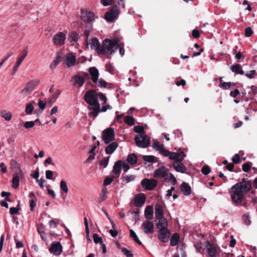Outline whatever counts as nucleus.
<instances>
[{
	"label": "nucleus",
	"mask_w": 257,
	"mask_h": 257,
	"mask_svg": "<svg viewBox=\"0 0 257 257\" xmlns=\"http://www.w3.org/2000/svg\"><path fill=\"white\" fill-rule=\"evenodd\" d=\"M169 181L170 182L172 185H174L177 183V180L175 176L172 173L169 174L168 179Z\"/></svg>",
	"instance_id": "obj_53"
},
{
	"label": "nucleus",
	"mask_w": 257,
	"mask_h": 257,
	"mask_svg": "<svg viewBox=\"0 0 257 257\" xmlns=\"http://www.w3.org/2000/svg\"><path fill=\"white\" fill-rule=\"evenodd\" d=\"M33 109L34 106L33 105V103L32 102L28 103L27 104L26 106L25 112L27 114H31L33 112Z\"/></svg>",
	"instance_id": "obj_42"
},
{
	"label": "nucleus",
	"mask_w": 257,
	"mask_h": 257,
	"mask_svg": "<svg viewBox=\"0 0 257 257\" xmlns=\"http://www.w3.org/2000/svg\"><path fill=\"white\" fill-rule=\"evenodd\" d=\"M121 250L126 257H134L132 252L126 248L122 247L121 248Z\"/></svg>",
	"instance_id": "obj_47"
},
{
	"label": "nucleus",
	"mask_w": 257,
	"mask_h": 257,
	"mask_svg": "<svg viewBox=\"0 0 257 257\" xmlns=\"http://www.w3.org/2000/svg\"><path fill=\"white\" fill-rule=\"evenodd\" d=\"M28 53V47H26V48H25L23 49V50L22 52V55H21V56L20 57L18 58L16 63L17 64H19L20 65H21V64H22L24 59L27 56Z\"/></svg>",
	"instance_id": "obj_38"
},
{
	"label": "nucleus",
	"mask_w": 257,
	"mask_h": 257,
	"mask_svg": "<svg viewBox=\"0 0 257 257\" xmlns=\"http://www.w3.org/2000/svg\"><path fill=\"white\" fill-rule=\"evenodd\" d=\"M153 207L152 206H148L146 207L145 210V216L148 220H151L153 218Z\"/></svg>",
	"instance_id": "obj_30"
},
{
	"label": "nucleus",
	"mask_w": 257,
	"mask_h": 257,
	"mask_svg": "<svg viewBox=\"0 0 257 257\" xmlns=\"http://www.w3.org/2000/svg\"><path fill=\"white\" fill-rule=\"evenodd\" d=\"M165 157H167L171 160L174 161H178L179 160H183L186 157L185 154L183 152H173L166 150L163 155Z\"/></svg>",
	"instance_id": "obj_8"
},
{
	"label": "nucleus",
	"mask_w": 257,
	"mask_h": 257,
	"mask_svg": "<svg viewBox=\"0 0 257 257\" xmlns=\"http://www.w3.org/2000/svg\"><path fill=\"white\" fill-rule=\"evenodd\" d=\"M181 191L185 196L191 194V189L189 184L186 182H183L181 185Z\"/></svg>",
	"instance_id": "obj_28"
},
{
	"label": "nucleus",
	"mask_w": 257,
	"mask_h": 257,
	"mask_svg": "<svg viewBox=\"0 0 257 257\" xmlns=\"http://www.w3.org/2000/svg\"><path fill=\"white\" fill-rule=\"evenodd\" d=\"M98 94L94 90H90L85 93L84 99L89 105H94L99 103L98 101Z\"/></svg>",
	"instance_id": "obj_6"
},
{
	"label": "nucleus",
	"mask_w": 257,
	"mask_h": 257,
	"mask_svg": "<svg viewBox=\"0 0 257 257\" xmlns=\"http://www.w3.org/2000/svg\"><path fill=\"white\" fill-rule=\"evenodd\" d=\"M201 172L204 175H208L210 172V169L207 165L204 166L202 168Z\"/></svg>",
	"instance_id": "obj_59"
},
{
	"label": "nucleus",
	"mask_w": 257,
	"mask_h": 257,
	"mask_svg": "<svg viewBox=\"0 0 257 257\" xmlns=\"http://www.w3.org/2000/svg\"><path fill=\"white\" fill-rule=\"evenodd\" d=\"M102 138L104 143L108 144L115 139V133L112 127L104 130L102 133Z\"/></svg>",
	"instance_id": "obj_7"
},
{
	"label": "nucleus",
	"mask_w": 257,
	"mask_h": 257,
	"mask_svg": "<svg viewBox=\"0 0 257 257\" xmlns=\"http://www.w3.org/2000/svg\"><path fill=\"white\" fill-rule=\"evenodd\" d=\"M235 85V83L231 82H223L220 84V87L223 88L224 89H227L230 88L231 86Z\"/></svg>",
	"instance_id": "obj_48"
},
{
	"label": "nucleus",
	"mask_w": 257,
	"mask_h": 257,
	"mask_svg": "<svg viewBox=\"0 0 257 257\" xmlns=\"http://www.w3.org/2000/svg\"><path fill=\"white\" fill-rule=\"evenodd\" d=\"M118 147V144L116 142H112L106 146L105 149V152L106 154L110 155L112 154Z\"/></svg>",
	"instance_id": "obj_25"
},
{
	"label": "nucleus",
	"mask_w": 257,
	"mask_h": 257,
	"mask_svg": "<svg viewBox=\"0 0 257 257\" xmlns=\"http://www.w3.org/2000/svg\"><path fill=\"white\" fill-rule=\"evenodd\" d=\"M155 218L156 219L165 218L164 212L161 204L158 203L155 205Z\"/></svg>",
	"instance_id": "obj_24"
},
{
	"label": "nucleus",
	"mask_w": 257,
	"mask_h": 257,
	"mask_svg": "<svg viewBox=\"0 0 257 257\" xmlns=\"http://www.w3.org/2000/svg\"><path fill=\"white\" fill-rule=\"evenodd\" d=\"M98 86L100 87H105L107 85V82L102 79H98Z\"/></svg>",
	"instance_id": "obj_62"
},
{
	"label": "nucleus",
	"mask_w": 257,
	"mask_h": 257,
	"mask_svg": "<svg viewBox=\"0 0 257 257\" xmlns=\"http://www.w3.org/2000/svg\"><path fill=\"white\" fill-rule=\"evenodd\" d=\"M152 147L154 150L159 151L163 156L167 150V149L164 148V145L160 144V143L157 140H153Z\"/></svg>",
	"instance_id": "obj_22"
},
{
	"label": "nucleus",
	"mask_w": 257,
	"mask_h": 257,
	"mask_svg": "<svg viewBox=\"0 0 257 257\" xmlns=\"http://www.w3.org/2000/svg\"><path fill=\"white\" fill-rule=\"evenodd\" d=\"M253 33L252 29L250 27H247L245 30V36L246 37H250Z\"/></svg>",
	"instance_id": "obj_61"
},
{
	"label": "nucleus",
	"mask_w": 257,
	"mask_h": 257,
	"mask_svg": "<svg viewBox=\"0 0 257 257\" xmlns=\"http://www.w3.org/2000/svg\"><path fill=\"white\" fill-rule=\"evenodd\" d=\"M137 156L134 153L129 154L126 159V162L127 163L132 165L136 164L137 162Z\"/></svg>",
	"instance_id": "obj_35"
},
{
	"label": "nucleus",
	"mask_w": 257,
	"mask_h": 257,
	"mask_svg": "<svg viewBox=\"0 0 257 257\" xmlns=\"http://www.w3.org/2000/svg\"><path fill=\"white\" fill-rule=\"evenodd\" d=\"M60 93H61V91L59 89L57 90L56 91L55 93L51 96L50 101H55L56 100V99L58 98L59 95L60 94Z\"/></svg>",
	"instance_id": "obj_54"
},
{
	"label": "nucleus",
	"mask_w": 257,
	"mask_h": 257,
	"mask_svg": "<svg viewBox=\"0 0 257 257\" xmlns=\"http://www.w3.org/2000/svg\"><path fill=\"white\" fill-rule=\"evenodd\" d=\"M111 40H114V41H116L117 42L116 45H115V50H114V52L118 49H119V54L120 55L122 56L124 55V52H125V50H124V44L123 43H118V40H116V39H111Z\"/></svg>",
	"instance_id": "obj_36"
},
{
	"label": "nucleus",
	"mask_w": 257,
	"mask_h": 257,
	"mask_svg": "<svg viewBox=\"0 0 257 257\" xmlns=\"http://www.w3.org/2000/svg\"><path fill=\"white\" fill-rule=\"evenodd\" d=\"M88 108L89 110V115L94 117H97L99 113L100 112L99 103L94 105H89Z\"/></svg>",
	"instance_id": "obj_20"
},
{
	"label": "nucleus",
	"mask_w": 257,
	"mask_h": 257,
	"mask_svg": "<svg viewBox=\"0 0 257 257\" xmlns=\"http://www.w3.org/2000/svg\"><path fill=\"white\" fill-rule=\"evenodd\" d=\"M232 161L234 164H238L240 162V156L238 154H235L232 158Z\"/></svg>",
	"instance_id": "obj_63"
},
{
	"label": "nucleus",
	"mask_w": 257,
	"mask_h": 257,
	"mask_svg": "<svg viewBox=\"0 0 257 257\" xmlns=\"http://www.w3.org/2000/svg\"><path fill=\"white\" fill-rule=\"evenodd\" d=\"M113 180V178L112 177H110L109 176H107L103 181V185L106 186L109 185L110 184Z\"/></svg>",
	"instance_id": "obj_52"
},
{
	"label": "nucleus",
	"mask_w": 257,
	"mask_h": 257,
	"mask_svg": "<svg viewBox=\"0 0 257 257\" xmlns=\"http://www.w3.org/2000/svg\"><path fill=\"white\" fill-rule=\"evenodd\" d=\"M146 200L145 195L140 193L135 197L134 204L137 207H142L145 203Z\"/></svg>",
	"instance_id": "obj_21"
},
{
	"label": "nucleus",
	"mask_w": 257,
	"mask_h": 257,
	"mask_svg": "<svg viewBox=\"0 0 257 257\" xmlns=\"http://www.w3.org/2000/svg\"><path fill=\"white\" fill-rule=\"evenodd\" d=\"M88 76V74L85 73L83 74V76L80 75H75L72 78L71 82L73 83V85L78 87H81L83 86L85 79Z\"/></svg>",
	"instance_id": "obj_11"
},
{
	"label": "nucleus",
	"mask_w": 257,
	"mask_h": 257,
	"mask_svg": "<svg viewBox=\"0 0 257 257\" xmlns=\"http://www.w3.org/2000/svg\"><path fill=\"white\" fill-rule=\"evenodd\" d=\"M124 122L129 125H133L134 124V118L131 116H126L124 118Z\"/></svg>",
	"instance_id": "obj_46"
},
{
	"label": "nucleus",
	"mask_w": 257,
	"mask_h": 257,
	"mask_svg": "<svg viewBox=\"0 0 257 257\" xmlns=\"http://www.w3.org/2000/svg\"><path fill=\"white\" fill-rule=\"evenodd\" d=\"M135 140L136 145L140 148H146L150 145V139L145 133L137 135Z\"/></svg>",
	"instance_id": "obj_4"
},
{
	"label": "nucleus",
	"mask_w": 257,
	"mask_h": 257,
	"mask_svg": "<svg viewBox=\"0 0 257 257\" xmlns=\"http://www.w3.org/2000/svg\"><path fill=\"white\" fill-rule=\"evenodd\" d=\"M35 125V121H28L25 122L24 124V126L26 128H30L33 127Z\"/></svg>",
	"instance_id": "obj_56"
},
{
	"label": "nucleus",
	"mask_w": 257,
	"mask_h": 257,
	"mask_svg": "<svg viewBox=\"0 0 257 257\" xmlns=\"http://www.w3.org/2000/svg\"><path fill=\"white\" fill-rule=\"evenodd\" d=\"M23 172L21 169L18 168V170H15V175L12 179V187L13 188H17L19 186L20 178L23 177Z\"/></svg>",
	"instance_id": "obj_14"
},
{
	"label": "nucleus",
	"mask_w": 257,
	"mask_h": 257,
	"mask_svg": "<svg viewBox=\"0 0 257 257\" xmlns=\"http://www.w3.org/2000/svg\"><path fill=\"white\" fill-rule=\"evenodd\" d=\"M144 161L149 163H154L156 162V157L154 156H147L145 155L142 156Z\"/></svg>",
	"instance_id": "obj_41"
},
{
	"label": "nucleus",
	"mask_w": 257,
	"mask_h": 257,
	"mask_svg": "<svg viewBox=\"0 0 257 257\" xmlns=\"http://www.w3.org/2000/svg\"><path fill=\"white\" fill-rule=\"evenodd\" d=\"M78 35L76 32H72L70 33L69 37V40L71 43L72 45H74L77 41Z\"/></svg>",
	"instance_id": "obj_39"
},
{
	"label": "nucleus",
	"mask_w": 257,
	"mask_h": 257,
	"mask_svg": "<svg viewBox=\"0 0 257 257\" xmlns=\"http://www.w3.org/2000/svg\"><path fill=\"white\" fill-rule=\"evenodd\" d=\"M158 220V222L156 224V226L157 229L159 230H163L166 229L167 228L168 226V221L165 218L159 219Z\"/></svg>",
	"instance_id": "obj_27"
},
{
	"label": "nucleus",
	"mask_w": 257,
	"mask_h": 257,
	"mask_svg": "<svg viewBox=\"0 0 257 257\" xmlns=\"http://www.w3.org/2000/svg\"><path fill=\"white\" fill-rule=\"evenodd\" d=\"M76 63V56L72 53L67 54L64 60V64L66 66L70 68L75 65Z\"/></svg>",
	"instance_id": "obj_15"
},
{
	"label": "nucleus",
	"mask_w": 257,
	"mask_h": 257,
	"mask_svg": "<svg viewBox=\"0 0 257 257\" xmlns=\"http://www.w3.org/2000/svg\"><path fill=\"white\" fill-rule=\"evenodd\" d=\"M170 235V232L168 229L159 230V238L160 240L163 242H166L168 241V238Z\"/></svg>",
	"instance_id": "obj_19"
},
{
	"label": "nucleus",
	"mask_w": 257,
	"mask_h": 257,
	"mask_svg": "<svg viewBox=\"0 0 257 257\" xmlns=\"http://www.w3.org/2000/svg\"><path fill=\"white\" fill-rule=\"evenodd\" d=\"M84 225H85L86 236H87L88 239H89L90 240V239L89 238V227H88V224L87 219L86 217H84Z\"/></svg>",
	"instance_id": "obj_51"
},
{
	"label": "nucleus",
	"mask_w": 257,
	"mask_h": 257,
	"mask_svg": "<svg viewBox=\"0 0 257 257\" xmlns=\"http://www.w3.org/2000/svg\"><path fill=\"white\" fill-rule=\"evenodd\" d=\"M109 157H105L103 158L99 163V164L101 166L103 167V168H106L108 164V161L109 160Z\"/></svg>",
	"instance_id": "obj_49"
},
{
	"label": "nucleus",
	"mask_w": 257,
	"mask_h": 257,
	"mask_svg": "<svg viewBox=\"0 0 257 257\" xmlns=\"http://www.w3.org/2000/svg\"><path fill=\"white\" fill-rule=\"evenodd\" d=\"M50 252L55 255H60L62 251V246L59 242H54L49 249Z\"/></svg>",
	"instance_id": "obj_17"
},
{
	"label": "nucleus",
	"mask_w": 257,
	"mask_h": 257,
	"mask_svg": "<svg viewBox=\"0 0 257 257\" xmlns=\"http://www.w3.org/2000/svg\"><path fill=\"white\" fill-rule=\"evenodd\" d=\"M60 190L65 193L68 192V187L66 182L64 180H61L60 183Z\"/></svg>",
	"instance_id": "obj_40"
},
{
	"label": "nucleus",
	"mask_w": 257,
	"mask_h": 257,
	"mask_svg": "<svg viewBox=\"0 0 257 257\" xmlns=\"http://www.w3.org/2000/svg\"><path fill=\"white\" fill-rule=\"evenodd\" d=\"M113 0H100L101 4L104 6L107 7L112 4Z\"/></svg>",
	"instance_id": "obj_57"
},
{
	"label": "nucleus",
	"mask_w": 257,
	"mask_h": 257,
	"mask_svg": "<svg viewBox=\"0 0 257 257\" xmlns=\"http://www.w3.org/2000/svg\"><path fill=\"white\" fill-rule=\"evenodd\" d=\"M142 227L146 234H150L154 231V224L149 220L144 221L142 224Z\"/></svg>",
	"instance_id": "obj_16"
},
{
	"label": "nucleus",
	"mask_w": 257,
	"mask_h": 257,
	"mask_svg": "<svg viewBox=\"0 0 257 257\" xmlns=\"http://www.w3.org/2000/svg\"><path fill=\"white\" fill-rule=\"evenodd\" d=\"M130 236L133 238L135 241L139 244L141 245L142 244V242L139 240L136 232L133 229H130Z\"/></svg>",
	"instance_id": "obj_44"
},
{
	"label": "nucleus",
	"mask_w": 257,
	"mask_h": 257,
	"mask_svg": "<svg viewBox=\"0 0 257 257\" xmlns=\"http://www.w3.org/2000/svg\"><path fill=\"white\" fill-rule=\"evenodd\" d=\"M60 56H57L56 59L54 60L50 64V67L51 69H54L59 64L60 62Z\"/></svg>",
	"instance_id": "obj_45"
},
{
	"label": "nucleus",
	"mask_w": 257,
	"mask_h": 257,
	"mask_svg": "<svg viewBox=\"0 0 257 257\" xmlns=\"http://www.w3.org/2000/svg\"><path fill=\"white\" fill-rule=\"evenodd\" d=\"M53 172L51 170H47L46 171V178L49 180L53 179Z\"/></svg>",
	"instance_id": "obj_64"
},
{
	"label": "nucleus",
	"mask_w": 257,
	"mask_h": 257,
	"mask_svg": "<svg viewBox=\"0 0 257 257\" xmlns=\"http://www.w3.org/2000/svg\"><path fill=\"white\" fill-rule=\"evenodd\" d=\"M251 188V183L248 181L245 184L237 183L231 188V197L234 203H241Z\"/></svg>",
	"instance_id": "obj_2"
},
{
	"label": "nucleus",
	"mask_w": 257,
	"mask_h": 257,
	"mask_svg": "<svg viewBox=\"0 0 257 257\" xmlns=\"http://www.w3.org/2000/svg\"><path fill=\"white\" fill-rule=\"evenodd\" d=\"M87 43L90 45L91 49L95 50L99 55H105L107 58H110V55L114 53L116 41L105 39L101 45L98 40L94 38L89 40Z\"/></svg>",
	"instance_id": "obj_1"
},
{
	"label": "nucleus",
	"mask_w": 257,
	"mask_h": 257,
	"mask_svg": "<svg viewBox=\"0 0 257 257\" xmlns=\"http://www.w3.org/2000/svg\"><path fill=\"white\" fill-rule=\"evenodd\" d=\"M119 14V8L115 5L112 6L109 11L106 12L104 15V19L107 22L112 23L118 18Z\"/></svg>",
	"instance_id": "obj_5"
},
{
	"label": "nucleus",
	"mask_w": 257,
	"mask_h": 257,
	"mask_svg": "<svg viewBox=\"0 0 257 257\" xmlns=\"http://www.w3.org/2000/svg\"><path fill=\"white\" fill-rule=\"evenodd\" d=\"M93 241L95 243H99L100 244L103 243L102 238L99 236L97 233H94L93 235Z\"/></svg>",
	"instance_id": "obj_50"
},
{
	"label": "nucleus",
	"mask_w": 257,
	"mask_h": 257,
	"mask_svg": "<svg viewBox=\"0 0 257 257\" xmlns=\"http://www.w3.org/2000/svg\"><path fill=\"white\" fill-rule=\"evenodd\" d=\"M230 69L232 72L236 74L243 75L244 74L241 66L239 64L232 65L230 67Z\"/></svg>",
	"instance_id": "obj_32"
},
{
	"label": "nucleus",
	"mask_w": 257,
	"mask_h": 257,
	"mask_svg": "<svg viewBox=\"0 0 257 257\" xmlns=\"http://www.w3.org/2000/svg\"><path fill=\"white\" fill-rule=\"evenodd\" d=\"M66 38V34L64 32H59L54 35L53 43L55 45L62 46L65 44Z\"/></svg>",
	"instance_id": "obj_12"
},
{
	"label": "nucleus",
	"mask_w": 257,
	"mask_h": 257,
	"mask_svg": "<svg viewBox=\"0 0 257 257\" xmlns=\"http://www.w3.org/2000/svg\"><path fill=\"white\" fill-rule=\"evenodd\" d=\"M108 192L106 187H103L101 190V193L99 195V198L98 199V202L100 204L104 201L106 198Z\"/></svg>",
	"instance_id": "obj_31"
},
{
	"label": "nucleus",
	"mask_w": 257,
	"mask_h": 257,
	"mask_svg": "<svg viewBox=\"0 0 257 257\" xmlns=\"http://www.w3.org/2000/svg\"><path fill=\"white\" fill-rule=\"evenodd\" d=\"M0 114L1 116L6 121H9L12 119V114L10 111L4 109L0 111Z\"/></svg>",
	"instance_id": "obj_33"
},
{
	"label": "nucleus",
	"mask_w": 257,
	"mask_h": 257,
	"mask_svg": "<svg viewBox=\"0 0 257 257\" xmlns=\"http://www.w3.org/2000/svg\"><path fill=\"white\" fill-rule=\"evenodd\" d=\"M45 226L43 224H40L37 227V230L40 234L41 238L44 240H46V233L44 231Z\"/></svg>",
	"instance_id": "obj_37"
},
{
	"label": "nucleus",
	"mask_w": 257,
	"mask_h": 257,
	"mask_svg": "<svg viewBox=\"0 0 257 257\" xmlns=\"http://www.w3.org/2000/svg\"><path fill=\"white\" fill-rule=\"evenodd\" d=\"M89 73L91 76V80L94 83H97L99 77L98 69L95 67H92L89 69Z\"/></svg>",
	"instance_id": "obj_23"
},
{
	"label": "nucleus",
	"mask_w": 257,
	"mask_h": 257,
	"mask_svg": "<svg viewBox=\"0 0 257 257\" xmlns=\"http://www.w3.org/2000/svg\"><path fill=\"white\" fill-rule=\"evenodd\" d=\"M98 97L100 99V100L102 102V104H105L107 101V98L106 96L102 93H98Z\"/></svg>",
	"instance_id": "obj_60"
},
{
	"label": "nucleus",
	"mask_w": 257,
	"mask_h": 257,
	"mask_svg": "<svg viewBox=\"0 0 257 257\" xmlns=\"http://www.w3.org/2000/svg\"><path fill=\"white\" fill-rule=\"evenodd\" d=\"M121 161L118 160L116 161L113 167L112 172L116 175H119L121 173Z\"/></svg>",
	"instance_id": "obj_34"
},
{
	"label": "nucleus",
	"mask_w": 257,
	"mask_h": 257,
	"mask_svg": "<svg viewBox=\"0 0 257 257\" xmlns=\"http://www.w3.org/2000/svg\"><path fill=\"white\" fill-rule=\"evenodd\" d=\"M256 71L255 70H252L250 71L249 72L245 73L244 75L246 77L249 79H252L254 77Z\"/></svg>",
	"instance_id": "obj_55"
},
{
	"label": "nucleus",
	"mask_w": 257,
	"mask_h": 257,
	"mask_svg": "<svg viewBox=\"0 0 257 257\" xmlns=\"http://www.w3.org/2000/svg\"><path fill=\"white\" fill-rule=\"evenodd\" d=\"M183 160H179L178 161H174L173 166L176 171L181 173H184L186 170V167L182 163Z\"/></svg>",
	"instance_id": "obj_18"
},
{
	"label": "nucleus",
	"mask_w": 257,
	"mask_h": 257,
	"mask_svg": "<svg viewBox=\"0 0 257 257\" xmlns=\"http://www.w3.org/2000/svg\"><path fill=\"white\" fill-rule=\"evenodd\" d=\"M179 241V236L178 235V234L176 235L174 234L171 239L170 244L173 246H175L178 244Z\"/></svg>",
	"instance_id": "obj_43"
},
{
	"label": "nucleus",
	"mask_w": 257,
	"mask_h": 257,
	"mask_svg": "<svg viewBox=\"0 0 257 257\" xmlns=\"http://www.w3.org/2000/svg\"><path fill=\"white\" fill-rule=\"evenodd\" d=\"M121 167L124 172H126L130 168L128 163L125 161H121Z\"/></svg>",
	"instance_id": "obj_58"
},
{
	"label": "nucleus",
	"mask_w": 257,
	"mask_h": 257,
	"mask_svg": "<svg viewBox=\"0 0 257 257\" xmlns=\"http://www.w3.org/2000/svg\"><path fill=\"white\" fill-rule=\"evenodd\" d=\"M158 185V181L155 179H144L141 181V185L147 190H153Z\"/></svg>",
	"instance_id": "obj_10"
},
{
	"label": "nucleus",
	"mask_w": 257,
	"mask_h": 257,
	"mask_svg": "<svg viewBox=\"0 0 257 257\" xmlns=\"http://www.w3.org/2000/svg\"><path fill=\"white\" fill-rule=\"evenodd\" d=\"M40 81L38 79H33L29 81L26 84L25 87L22 90L21 93L27 94L32 92L39 84Z\"/></svg>",
	"instance_id": "obj_9"
},
{
	"label": "nucleus",
	"mask_w": 257,
	"mask_h": 257,
	"mask_svg": "<svg viewBox=\"0 0 257 257\" xmlns=\"http://www.w3.org/2000/svg\"><path fill=\"white\" fill-rule=\"evenodd\" d=\"M96 18H97V17L95 16L94 13L87 10H82L81 11V20L87 25L84 32V34L87 39L92 30L91 24Z\"/></svg>",
	"instance_id": "obj_3"
},
{
	"label": "nucleus",
	"mask_w": 257,
	"mask_h": 257,
	"mask_svg": "<svg viewBox=\"0 0 257 257\" xmlns=\"http://www.w3.org/2000/svg\"><path fill=\"white\" fill-rule=\"evenodd\" d=\"M136 178V176L135 175H127L121 176V180L123 185H125L128 183L134 181Z\"/></svg>",
	"instance_id": "obj_26"
},
{
	"label": "nucleus",
	"mask_w": 257,
	"mask_h": 257,
	"mask_svg": "<svg viewBox=\"0 0 257 257\" xmlns=\"http://www.w3.org/2000/svg\"><path fill=\"white\" fill-rule=\"evenodd\" d=\"M169 170L165 166H162L156 169L154 172V176L155 178H164L168 179Z\"/></svg>",
	"instance_id": "obj_13"
},
{
	"label": "nucleus",
	"mask_w": 257,
	"mask_h": 257,
	"mask_svg": "<svg viewBox=\"0 0 257 257\" xmlns=\"http://www.w3.org/2000/svg\"><path fill=\"white\" fill-rule=\"evenodd\" d=\"M207 249L208 256L209 257H216V249L212 244L208 243Z\"/></svg>",
	"instance_id": "obj_29"
}]
</instances>
